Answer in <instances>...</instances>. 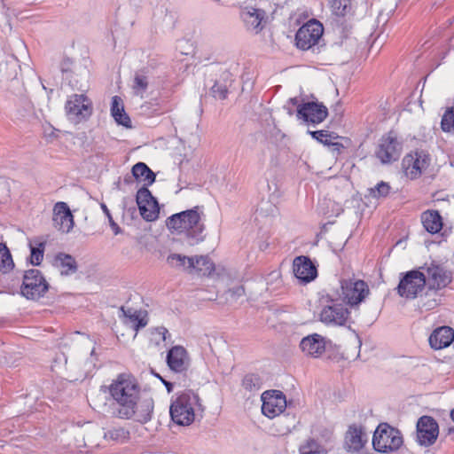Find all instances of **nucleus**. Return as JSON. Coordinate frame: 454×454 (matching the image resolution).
<instances>
[{"mask_svg":"<svg viewBox=\"0 0 454 454\" xmlns=\"http://www.w3.org/2000/svg\"><path fill=\"white\" fill-rule=\"evenodd\" d=\"M203 207L196 206L192 209L174 214L167 218L166 224L171 232L184 234L191 245L198 244L205 239Z\"/></svg>","mask_w":454,"mask_h":454,"instance_id":"1","label":"nucleus"},{"mask_svg":"<svg viewBox=\"0 0 454 454\" xmlns=\"http://www.w3.org/2000/svg\"><path fill=\"white\" fill-rule=\"evenodd\" d=\"M109 391L113 399L119 404L117 416L129 419L136 414L139 395V386L130 374L121 373L112 382Z\"/></svg>","mask_w":454,"mask_h":454,"instance_id":"2","label":"nucleus"},{"mask_svg":"<svg viewBox=\"0 0 454 454\" xmlns=\"http://www.w3.org/2000/svg\"><path fill=\"white\" fill-rule=\"evenodd\" d=\"M199 396L192 391L179 395L171 403L169 413L172 420L180 426H188L194 421V408L199 404Z\"/></svg>","mask_w":454,"mask_h":454,"instance_id":"3","label":"nucleus"},{"mask_svg":"<svg viewBox=\"0 0 454 454\" xmlns=\"http://www.w3.org/2000/svg\"><path fill=\"white\" fill-rule=\"evenodd\" d=\"M403 444L401 431L388 423H380L376 427L373 437V449L380 453H387L398 450Z\"/></svg>","mask_w":454,"mask_h":454,"instance_id":"4","label":"nucleus"},{"mask_svg":"<svg viewBox=\"0 0 454 454\" xmlns=\"http://www.w3.org/2000/svg\"><path fill=\"white\" fill-rule=\"evenodd\" d=\"M329 304L324 305L319 313V320L327 326H344L348 322L350 311L346 305L338 302L339 298L328 294L325 297Z\"/></svg>","mask_w":454,"mask_h":454,"instance_id":"5","label":"nucleus"},{"mask_svg":"<svg viewBox=\"0 0 454 454\" xmlns=\"http://www.w3.org/2000/svg\"><path fill=\"white\" fill-rule=\"evenodd\" d=\"M65 111L68 120L78 124L86 121L92 115L93 104L84 94H73L65 104Z\"/></svg>","mask_w":454,"mask_h":454,"instance_id":"6","label":"nucleus"},{"mask_svg":"<svg viewBox=\"0 0 454 454\" xmlns=\"http://www.w3.org/2000/svg\"><path fill=\"white\" fill-rule=\"evenodd\" d=\"M342 301L350 308L357 307L370 294L367 283L361 279L348 278L340 281Z\"/></svg>","mask_w":454,"mask_h":454,"instance_id":"7","label":"nucleus"},{"mask_svg":"<svg viewBox=\"0 0 454 454\" xmlns=\"http://www.w3.org/2000/svg\"><path fill=\"white\" fill-rule=\"evenodd\" d=\"M402 152L403 143L390 131L379 140L375 155L382 164H390L399 160Z\"/></svg>","mask_w":454,"mask_h":454,"instance_id":"8","label":"nucleus"},{"mask_svg":"<svg viewBox=\"0 0 454 454\" xmlns=\"http://www.w3.org/2000/svg\"><path fill=\"white\" fill-rule=\"evenodd\" d=\"M49 285L41 271L31 269L25 271L20 287L21 294L28 300H38L48 291Z\"/></svg>","mask_w":454,"mask_h":454,"instance_id":"9","label":"nucleus"},{"mask_svg":"<svg viewBox=\"0 0 454 454\" xmlns=\"http://www.w3.org/2000/svg\"><path fill=\"white\" fill-rule=\"evenodd\" d=\"M396 287L397 294L406 299H415L426 286V275L419 270H411L402 274Z\"/></svg>","mask_w":454,"mask_h":454,"instance_id":"10","label":"nucleus"},{"mask_svg":"<svg viewBox=\"0 0 454 454\" xmlns=\"http://www.w3.org/2000/svg\"><path fill=\"white\" fill-rule=\"evenodd\" d=\"M422 269L425 270L426 284L430 291L444 289L452 281V272L435 262L426 264Z\"/></svg>","mask_w":454,"mask_h":454,"instance_id":"11","label":"nucleus"},{"mask_svg":"<svg viewBox=\"0 0 454 454\" xmlns=\"http://www.w3.org/2000/svg\"><path fill=\"white\" fill-rule=\"evenodd\" d=\"M431 159L425 151H416L405 155L402 160L403 172L410 179H417L429 167Z\"/></svg>","mask_w":454,"mask_h":454,"instance_id":"12","label":"nucleus"},{"mask_svg":"<svg viewBox=\"0 0 454 454\" xmlns=\"http://www.w3.org/2000/svg\"><path fill=\"white\" fill-rule=\"evenodd\" d=\"M240 18L246 29L254 35L259 34L269 22L267 12L252 5L244 6L240 11Z\"/></svg>","mask_w":454,"mask_h":454,"instance_id":"13","label":"nucleus"},{"mask_svg":"<svg viewBox=\"0 0 454 454\" xmlns=\"http://www.w3.org/2000/svg\"><path fill=\"white\" fill-rule=\"evenodd\" d=\"M439 435V426L431 416L420 417L416 425V442L424 447L432 446Z\"/></svg>","mask_w":454,"mask_h":454,"instance_id":"14","label":"nucleus"},{"mask_svg":"<svg viewBox=\"0 0 454 454\" xmlns=\"http://www.w3.org/2000/svg\"><path fill=\"white\" fill-rule=\"evenodd\" d=\"M323 31L324 28L320 22L309 21L301 27L295 35L297 47L301 50H309L318 42Z\"/></svg>","mask_w":454,"mask_h":454,"instance_id":"15","label":"nucleus"},{"mask_svg":"<svg viewBox=\"0 0 454 454\" xmlns=\"http://www.w3.org/2000/svg\"><path fill=\"white\" fill-rule=\"evenodd\" d=\"M296 115L308 125H317L326 119L328 109L322 103L306 102L298 106Z\"/></svg>","mask_w":454,"mask_h":454,"instance_id":"16","label":"nucleus"},{"mask_svg":"<svg viewBox=\"0 0 454 454\" xmlns=\"http://www.w3.org/2000/svg\"><path fill=\"white\" fill-rule=\"evenodd\" d=\"M262 412L268 418H275L286 408V395L279 390H268L262 395Z\"/></svg>","mask_w":454,"mask_h":454,"instance_id":"17","label":"nucleus"},{"mask_svg":"<svg viewBox=\"0 0 454 454\" xmlns=\"http://www.w3.org/2000/svg\"><path fill=\"white\" fill-rule=\"evenodd\" d=\"M136 201L141 216L147 222L154 221L159 216V205L156 199L146 187L138 189Z\"/></svg>","mask_w":454,"mask_h":454,"instance_id":"18","label":"nucleus"},{"mask_svg":"<svg viewBox=\"0 0 454 454\" xmlns=\"http://www.w3.org/2000/svg\"><path fill=\"white\" fill-rule=\"evenodd\" d=\"M304 356L317 358L325 351V338L318 333L309 334L301 339L299 345Z\"/></svg>","mask_w":454,"mask_h":454,"instance_id":"19","label":"nucleus"},{"mask_svg":"<svg viewBox=\"0 0 454 454\" xmlns=\"http://www.w3.org/2000/svg\"><path fill=\"white\" fill-rule=\"evenodd\" d=\"M368 442L367 434L362 426L350 425L345 434L344 448L348 452H358Z\"/></svg>","mask_w":454,"mask_h":454,"instance_id":"20","label":"nucleus"},{"mask_svg":"<svg viewBox=\"0 0 454 454\" xmlns=\"http://www.w3.org/2000/svg\"><path fill=\"white\" fill-rule=\"evenodd\" d=\"M52 220L54 227L63 233L69 232L74 227V216L65 202L56 203Z\"/></svg>","mask_w":454,"mask_h":454,"instance_id":"21","label":"nucleus"},{"mask_svg":"<svg viewBox=\"0 0 454 454\" xmlns=\"http://www.w3.org/2000/svg\"><path fill=\"white\" fill-rule=\"evenodd\" d=\"M166 360L170 370L179 373L187 371L190 364L186 349L179 345L174 346L168 350Z\"/></svg>","mask_w":454,"mask_h":454,"instance_id":"22","label":"nucleus"},{"mask_svg":"<svg viewBox=\"0 0 454 454\" xmlns=\"http://www.w3.org/2000/svg\"><path fill=\"white\" fill-rule=\"evenodd\" d=\"M294 276L304 283H309L317 277V269L306 256H298L294 260Z\"/></svg>","mask_w":454,"mask_h":454,"instance_id":"23","label":"nucleus"},{"mask_svg":"<svg viewBox=\"0 0 454 454\" xmlns=\"http://www.w3.org/2000/svg\"><path fill=\"white\" fill-rule=\"evenodd\" d=\"M428 340L434 349L447 348L454 341V330L450 326L437 327L432 332Z\"/></svg>","mask_w":454,"mask_h":454,"instance_id":"24","label":"nucleus"},{"mask_svg":"<svg viewBox=\"0 0 454 454\" xmlns=\"http://www.w3.org/2000/svg\"><path fill=\"white\" fill-rule=\"evenodd\" d=\"M155 174L149 168L144 162H137L135 164L131 170V175L124 177V182L127 184L132 183L133 179L144 182L143 187H148L155 182Z\"/></svg>","mask_w":454,"mask_h":454,"instance_id":"25","label":"nucleus"},{"mask_svg":"<svg viewBox=\"0 0 454 454\" xmlns=\"http://www.w3.org/2000/svg\"><path fill=\"white\" fill-rule=\"evenodd\" d=\"M53 265L60 270L61 275L69 276L76 272L77 263L75 259L65 253H59L55 255Z\"/></svg>","mask_w":454,"mask_h":454,"instance_id":"26","label":"nucleus"},{"mask_svg":"<svg viewBox=\"0 0 454 454\" xmlns=\"http://www.w3.org/2000/svg\"><path fill=\"white\" fill-rule=\"evenodd\" d=\"M421 222L427 231L438 233L442 228V218L437 210H427L421 214Z\"/></svg>","mask_w":454,"mask_h":454,"instance_id":"27","label":"nucleus"},{"mask_svg":"<svg viewBox=\"0 0 454 454\" xmlns=\"http://www.w3.org/2000/svg\"><path fill=\"white\" fill-rule=\"evenodd\" d=\"M121 311L127 320L126 323H129L136 332H138L139 329L145 327L148 323L146 314L141 310H137L132 308L125 309L124 307H121Z\"/></svg>","mask_w":454,"mask_h":454,"instance_id":"28","label":"nucleus"},{"mask_svg":"<svg viewBox=\"0 0 454 454\" xmlns=\"http://www.w3.org/2000/svg\"><path fill=\"white\" fill-rule=\"evenodd\" d=\"M46 241L41 238H34L28 240L30 249L29 262L34 266L41 264L43 259Z\"/></svg>","mask_w":454,"mask_h":454,"instance_id":"29","label":"nucleus"},{"mask_svg":"<svg viewBox=\"0 0 454 454\" xmlns=\"http://www.w3.org/2000/svg\"><path fill=\"white\" fill-rule=\"evenodd\" d=\"M111 114L118 124L124 127H130V119L125 113L121 98L118 96L112 98Z\"/></svg>","mask_w":454,"mask_h":454,"instance_id":"30","label":"nucleus"},{"mask_svg":"<svg viewBox=\"0 0 454 454\" xmlns=\"http://www.w3.org/2000/svg\"><path fill=\"white\" fill-rule=\"evenodd\" d=\"M223 82L219 81L215 82L211 88V92L214 98L223 100L227 98L229 87L232 83L231 74L225 71L222 74Z\"/></svg>","mask_w":454,"mask_h":454,"instance_id":"31","label":"nucleus"},{"mask_svg":"<svg viewBox=\"0 0 454 454\" xmlns=\"http://www.w3.org/2000/svg\"><path fill=\"white\" fill-rule=\"evenodd\" d=\"M129 430L124 427H112L104 433V439L123 443L129 439Z\"/></svg>","mask_w":454,"mask_h":454,"instance_id":"32","label":"nucleus"},{"mask_svg":"<svg viewBox=\"0 0 454 454\" xmlns=\"http://www.w3.org/2000/svg\"><path fill=\"white\" fill-rule=\"evenodd\" d=\"M149 84V77L145 70H139L135 73L132 89L137 96H143Z\"/></svg>","mask_w":454,"mask_h":454,"instance_id":"33","label":"nucleus"},{"mask_svg":"<svg viewBox=\"0 0 454 454\" xmlns=\"http://www.w3.org/2000/svg\"><path fill=\"white\" fill-rule=\"evenodd\" d=\"M167 262L172 267L176 269L185 268V263H188L187 269H195V262L193 257L182 255L180 254H171L167 258Z\"/></svg>","mask_w":454,"mask_h":454,"instance_id":"34","label":"nucleus"},{"mask_svg":"<svg viewBox=\"0 0 454 454\" xmlns=\"http://www.w3.org/2000/svg\"><path fill=\"white\" fill-rule=\"evenodd\" d=\"M308 133L312 137V138L325 145H333L336 147L340 145L339 143L333 142V140L337 138V136L327 130H308Z\"/></svg>","mask_w":454,"mask_h":454,"instance_id":"35","label":"nucleus"},{"mask_svg":"<svg viewBox=\"0 0 454 454\" xmlns=\"http://www.w3.org/2000/svg\"><path fill=\"white\" fill-rule=\"evenodd\" d=\"M153 411V402L152 399L145 400L139 406L137 412L136 411V420L139 423L145 424L152 419Z\"/></svg>","mask_w":454,"mask_h":454,"instance_id":"36","label":"nucleus"},{"mask_svg":"<svg viewBox=\"0 0 454 454\" xmlns=\"http://www.w3.org/2000/svg\"><path fill=\"white\" fill-rule=\"evenodd\" d=\"M438 291L426 292L425 296L421 300V307L425 310H432L441 304L442 296L437 293Z\"/></svg>","mask_w":454,"mask_h":454,"instance_id":"37","label":"nucleus"},{"mask_svg":"<svg viewBox=\"0 0 454 454\" xmlns=\"http://www.w3.org/2000/svg\"><path fill=\"white\" fill-rule=\"evenodd\" d=\"M242 387L249 392L258 391L262 387V380L258 374H247L242 380Z\"/></svg>","mask_w":454,"mask_h":454,"instance_id":"38","label":"nucleus"},{"mask_svg":"<svg viewBox=\"0 0 454 454\" xmlns=\"http://www.w3.org/2000/svg\"><path fill=\"white\" fill-rule=\"evenodd\" d=\"M330 2L337 16H345L352 10L353 0H330Z\"/></svg>","mask_w":454,"mask_h":454,"instance_id":"39","label":"nucleus"},{"mask_svg":"<svg viewBox=\"0 0 454 454\" xmlns=\"http://www.w3.org/2000/svg\"><path fill=\"white\" fill-rule=\"evenodd\" d=\"M441 128L445 132L454 130V107L448 109L442 115Z\"/></svg>","mask_w":454,"mask_h":454,"instance_id":"40","label":"nucleus"},{"mask_svg":"<svg viewBox=\"0 0 454 454\" xmlns=\"http://www.w3.org/2000/svg\"><path fill=\"white\" fill-rule=\"evenodd\" d=\"M390 185L386 182H380L373 188L370 189V195L373 198H386L390 192Z\"/></svg>","mask_w":454,"mask_h":454,"instance_id":"41","label":"nucleus"},{"mask_svg":"<svg viewBox=\"0 0 454 454\" xmlns=\"http://www.w3.org/2000/svg\"><path fill=\"white\" fill-rule=\"evenodd\" d=\"M321 446L314 439L308 440L304 444L300 446V454H318Z\"/></svg>","mask_w":454,"mask_h":454,"instance_id":"42","label":"nucleus"},{"mask_svg":"<svg viewBox=\"0 0 454 454\" xmlns=\"http://www.w3.org/2000/svg\"><path fill=\"white\" fill-rule=\"evenodd\" d=\"M14 267V262L12 261V257L11 252L9 251L7 254H3L0 256V271L3 273H7L12 270Z\"/></svg>","mask_w":454,"mask_h":454,"instance_id":"43","label":"nucleus"},{"mask_svg":"<svg viewBox=\"0 0 454 454\" xmlns=\"http://www.w3.org/2000/svg\"><path fill=\"white\" fill-rule=\"evenodd\" d=\"M101 208L103 210V212L105 213V215H106V217L108 218V222H109V224L114 231V233L115 235H118L121 232V229L120 228V226L114 221L113 217H112V215L109 211V209L107 208V207L106 206V204H101Z\"/></svg>","mask_w":454,"mask_h":454,"instance_id":"44","label":"nucleus"},{"mask_svg":"<svg viewBox=\"0 0 454 454\" xmlns=\"http://www.w3.org/2000/svg\"><path fill=\"white\" fill-rule=\"evenodd\" d=\"M194 262H195V268H199L200 266H205L206 270H212L213 264L209 262L207 257L206 256H195Z\"/></svg>","mask_w":454,"mask_h":454,"instance_id":"45","label":"nucleus"},{"mask_svg":"<svg viewBox=\"0 0 454 454\" xmlns=\"http://www.w3.org/2000/svg\"><path fill=\"white\" fill-rule=\"evenodd\" d=\"M155 332L161 336V340L166 341L167 336H169L168 331L164 326H160L155 329Z\"/></svg>","mask_w":454,"mask_h":454,"instance_id":"46","label":"nucleus"},{"mask_svg":"<svg viewBox=\"0 0 454 454\" xmlns=\"http://www.w3.org/2000/svg\"><path fill=\"white\" fill-rule=\"evenodd\" d=\"M231 292L234 295L241 296V295L244 294L245 290H244V287L242 286H237V287L233 288L232 290H231Z\"/></svg>","mask_w":454,"mask_h":454,"instance_id":"47","label":"nucleus"},{"mask_svg":"<svg viewBox=\"0 0 454 454\" xmlns=\"http://www.w3.org/2000/svg\"><path fill=\"white\" fill-rule=\"evenodd\" d=\"M10 250L4 243L0 242V256L7 254Z\"/></svg>","mask_w":454,"mask_h":454,"instance_id":"48","label":"nucleus"},{"mask_svg":"<svg viewBox=\"0 0 454 454\" xmlns=\"http://www.w3.org/2000/svg\"><path fill=\"white\" fill-rule=\"evenodd\" d=\"M162 383L166 387L168 393H170L173 390V384L169 381L165 380L164 379H161Z\"/></svg>","mask_w":454,"mask_h":454,"instance_id":"49","label":"nucleus"},{"mask_svg":"<svg viewBox=\"0 0 454 454\" xmlns=\"http://www.w3.org/2000/svg\"><path fill=\"white\" fill-rule=\"evenodd\" d=\"M288 103L292 104L293 106H296L298 107L299 105V99L297 98H291L288 101Z\"/></svg>","mask_w":454,"mask_h":454,"instance_id":"50","label":"nucleus"},{"mask_svg":"<svg viewBox=\"0 0 454 454\" xmlns=\"http://www.w3.org/2000/svg\"><path fill=\"white\" fill-rule=\"evenodd\" d=\"M450 418L454 422V409L450 411Z\"/></svg>","mask_w":454,"mask_h":454,"instance_id":"51","label":"nucleus"},{"mask_svg":"<svg viewBox=\"0 0 454 454\" xmlns=\"http://www.w3.org/2000/svg\"><path fill=\"white\" fill-rule=\"evenodd\" d=\"M94 352H95V348H93V349L91 350V355H93V354H94Z\"/></svg>","mask_w":454,"mask_h":454,"instance_id":"52","label":"nucleus"},{"mask_svg":"<svg viewBox=\"0 0 454 454\" xmlns=\"http://www.w3.org/2000/svg\"><path fill=\"white\" fill-rule=\"evenodd\" d=\"M156 376L161 380L162 378L160 375L157 374Z\"/></svg>","mask_w":454,"mask_h":454,"instance_id":"53","label":"nucleus"},{"mask_svg":"<svg viewBox=\"0 0 454 454\" xmlns=\"http://www.w3.org/2000/svg\"><path fill=\"white\" fill-rule=\"evenodd\" d=\"M453 431H454V428H453Z\"/></svg>","mask_w":454,"mask_h":454,"instance_id":"54","label":"nucleus"}]
</instances>
